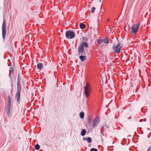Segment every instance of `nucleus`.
<instances>
[{
  "mask_svg": "<svg viewBox=\"0 0 151 151\" xmlns=\"http://www.w3.org/2000/svg\"><path fill=\"white\" fill-rule=\"evenodd\" d=\"M21 80V78L19 77V74L17 81V93L16 96V98L17 99V102L18 104H19L20 103V92L21 91V85L20 84Z\"/></svg>",
  "mask_w": 151,
  "mask_h": 151,
  "instance_id": "f257e3e1",
  "label": "nucleus"
},
{
  "mask_svg": "<svg viewBox=\"0 0 151 151\" xmlns=\"http://www.w3.org/2000/svg\"><path fill=\"white\" fill-rule=\"evenodd\" d=\"M6 23L5 19H4L2 25V34L3 38L4 40L6 36Z\"/></svg>",
  "mask_w": 151,
  "mask_h": 151,
  "instance_id": "f03ea898",
  "label": "nucleus"
},
{
  "mask_svg": "<svg viewBox=\"0 0 151 151\" xmlns=\"http://www.w3.org/2000/svg\"><path fill=\"white\" fill-rule=\"evenodd\" d=\"M140 24L138 23L137 24H133L132 27V33L136 34L138 31L139 27Z\"/></svg>",
  "mask_w": 151,
  "mask_h": 151,
  "instance_id": "7ed1b4c3",
  "label": "nucleus"
},
{
  "mask_svg": "<svg viewBox=\"0 0 151 151\" xmlns=\"http://www.w3.org/2000/svg\"><path fill=\"white\" fill-rule=\"evenodd\" d=\"M90 84L88 83H87L84 87L85 90V94L87 97L89 95L90 91Z\"/></svg>",
  "mask_w": 151,
  "mask_h": 151,
  "instance_id": "20e7f679",
  "label": "nucleus"
},
{
  "mask_svg": "<svg viewBox=\"0 0 151 151\" xmlns=\"http://www.w3.org/2000/svg\"><path fill=\"white\" fill-rule=\"evenodd\" d=\"M66 37L67 39H72L74 37L75 34L72 31H67L65 34Z\"/></svg>",
  "mask_w": 151,
  "mask_h": 151,
  "instance_id": "39448f33",
  "label": "nucleus"
},
{
  "mask_svg": "<svg viewBox=\"0 0 151 151\" xmlns=\"http://www.w3.org/2000/svg\"><path fill=\"white\" fill-rule=\"evenodd\" d=\"M112 48L116 53L119 54L120 52L121 49L117 45H114Z\"/></svg>",
  "mask_w": 151,
  "mask_h": 151,
  "instance_id": "423d86ee",
  "label": "nucleus"
},
{
  "mask_svg": "<svg viewBox=\"0 0 151 151\" xmlns=\"http://www.w3.org/2000/svg\"><path fill=\"white\" fill-rule=\"evenodd\" d=\"M83 47L81 44L79 46L78 48V54L79 55H83Z\"/></svg>",
  "mask_w": 151,
  "mask_h": 151,
  "instance_id": "0eeeda50",
  "label": "nucleus"
},
{
  "mask_svg": "<svg viewBox=\"0 0 151 151\" xmlns=\"http://www.w3.org/2000/svg\"><path fill=\"white\" fill-rule=\"evenodd\" d=\"M99 118H96L95 120L93 121V124H92V127L93 128L97 126V125L99 123Z\"/></svg>",
  "mask_w": 151,
  "mask_h": 151,
  "instance_id": "6e6552de",
  "label": "nucleus"
},
{
  "mask_svg": "<svg viewBox=\"0 0 151 151\" xmlns=\"http://www.w3.org/2000/svg\"><path fill=\"white\" fill-rule=\"evenodd\" d=\"M37 68L40 70H41L43 68V64L41 63H38L37 65Z\"/></svg>",
  "mask_w": 151,
  "mask_h": 151,
  "instance_id": "1a4fd4ad",
  "label": "nucleus"
},
{
  "mask_svg": "<svg viewBox=\"0 0 151 151\" xmlns=\"http://www.w3.org/2000/svg\"><path fill=\"white\" fill-rule=\"evenodd\" d=\"M83 139L84 140H87L88 143H91L92 141L91 138L89 137H88L87 138L84 137L83 138Z\"/></svg>",
  "mask_w": 151,
  "mask_h": 151,
  "instance_id": "9d476101",
  "label": "nucleus"
},
{
  "mask_svg": "<svg viewBox=\"0 0 151 151\" xmlns=\"http://www.w3.org/2000/svg\"><path fill=\"white\" fill-rule=\"evenodd\" d=\"M79 58L82 62H83L86 60V56H83L81 55L79 56Z\"/></svg>",
  "mask_w": 151,
  "mask_h": 151,
  "instance_id": "9b49d317",
  "label": "nucleus"
},
{
  "mask_svg": "<svg viewBox=\"0 0 151 151\" xmlns=\"http://www.w3.org/2000/svg\"><path fill=\"white\" fill-rule=\"evenodd\" d=\"M86 132V131L85 129H83L81 130V134L82 136H84V135H85Z\"/></svg>",
  "mask_w": 151,
  "mask_h": 151,
  "instance_id": "f8f14e48",
  "label": "nucleus"
},
{
  "mask_svg": "<svg viewBox=\"0 0 151 151\" xmlns=\"http://www.w3.org/2000/svg\"><path fill=\"white\" fill-rule=\"evenodd\" d=\"M81 45L86 47H87L88 46V44L86 42H83Z\"/></svg>",
  "mask_w": 151,
  "mask_h": 151,
  "instance_id": "ddd939ff",
  "label": "nucleus"
},
{
  "mask_svg": "<svg viewBox=\"0 0 151 151\" xmlns=\"http://www.w3.org/2000/svg\"><path fill=\"white\" fill-rule=\"evenodd\" d=\"M10 68L11 70H9V76L10 77V78H11L12 77L11 76V72H12L13 73L14 70L13 68L12 67H11Z\"/></svg>",
  "mask_w": 151,
  "mask_h": 151,
  "instance_id": "4468645a",
  "label": "nucleus"
},
{
  "mask_svg": "<svg viewBox=\"0 0 151 151\" xmlns=\"http://www.w3.org/2000/svg\"><path fill=\"white\" fill-rule=\"evenodd\" d=\"M80 28L82 29H83L85 28L86 27V26L85 24H83L82 23H81L80 24Z\"/></svg>",
  "mask_w": 151,
  "mask_h": 151,
  "instance_id": "2eb2a0df",
  "label": "nucleus"
},
{
  "mask_svg": "<svg viewBox=\"0 0 151 151\" xmlns=\"http://www.w3.org/2000/svg\"><path fill=\"white\" fill-rule=\"evenodd\" d=\"M6 113L8 116H9L10 113V109L6 108Z\"/></svg>",
  "mask_w": 151,
  "mask_h": 151,
  "instance_id": "dca6fc26",
  "label": "nucleus"
},
{
  "mask_svg": "<svg viewBox=\"0 0 151 151\" xmlns=\"http://www.w3.org/2000/svg\"><path fill=\"white\" fill-rule=\"evenodd\" d=\"M109 38L107 37H105L104 40V42L105 43L107 44L109 42Z\"/></svg>",
  "mask_w": 151,
  "mask_h": 151,
  "instance_id": "f3484780",
  "label": "nucleus"
},
{
  "mask_svg": "<svg viewBox=\"0 0 151 151\" xmlns=\"http://www.w3.org/2000/svg\"><path fill=\"white\" fill-rule=\"evenodd\" d=\"M40 146L38 144H36L35 146V149L37 150H39L40 149Z\"/></svg>",
  "mask_w": 151,
  "mask_h": 151,
  "instance_id": "a211bd4d",
  "label": "nucleus"
},
{
  "mask_svg": "<svg viewBox=\"0 0 151 151\" xmlns=\"http://www.w3.org/2000/svg\"><path fill=\"white\" fill-rule=\"evenodd\" d=\"M80 117L81 118H83L84 116V113L83 112H81L80 114Z\"/></svg>",
  "mask_w": 151,
  "mask_h": 151,
  "instance_id": "6ab92c4d",
  "label": "nucleus"
},
{
  "mask_svg": "<svg viewBox=\"0 0 151 151\" xmlns=\"http://www.w3.org/2000/svg\"><path fill=\"white\" fill-rule=\"evenodd\" d=\"M117 46L119 47L120 49L123 47V45L122 44H121L119 42H118L117 45Z\"/></svg>",
  "mask_w": 151,
  "mask_h": 151,
  "instance_id": "aec40b11",
  "label": "nucleus"
},
{
  "mask_svg": "<svg viewBox=\"0 0 151 151\" xmlns=\"http://www.w3.org/2000/svg\"><path fill=\"white\" fill-rule=\"evenodd\" d=\"M96 9V8L95 7H93L92 8L91 10V12L92 13H94V11Z\"/></svg>",
  "mask_w": 151,
  "mask_h": 151,
  "instance_id": "412c9836",
  "label": "nucleus"
},
{
  "mask_svg": "<svg viewBox=\"0 0 151 151\" xmlns=\"http://www.w3.org/2000/svg\"><path fill=\"white\" fill-rule=\"evenodd\" d=\"M103 42V40L102 39H99V40L98 41V43L99 44H101Z\"/></svg>",
  "mask_w": 151,
  "mask_h": 151,
  "instance_id": "4be33fe9",
  "label": "nucleus"
},
{
  "mask_svg": "<svg viewBox=\"0 0 151 151\" xmlns=\"http://www.w3.org/2000/svg\"><path fill=\"white\" fill-rule=\"evenodd\" d=\"M90 151H98V150L96 149L92 148L90 149Z\"/></svg>",
  "mask_w": 151,
  "mask_h": 151,
  "instance_id": "5701e85b",
  "label": "nucleus"
},
{
  "mask_svg": "<svg viewBox=\"0 0 151 151\" xmlns=\"http://www.w3.org/2000/svg\"><path fill=\"white\" fill-rule=\"evenodd\" d=\"M11 101H8L7 105L8 106H11Z\"/></svg>",
  "mask_w": 151,
  "mask_h": 151,
  "instance_id": "b1692460",
  "label": "nucleus"
},
{
  "mask_svg": "<svg viewBox=\"0 0 151 151\" xmlns=\"http://www.w3.org/2000/svg\"><path fill=\"white\" fill-rule=\"evenodd\" d=\"M147 151H151V146L149 147L147 150Z\"/></svg>",
  "mask_w": 151,
  "mask_h": 151,
  "instance_id": "393cba45",
  "label": "nucleus"
},
{
  "mask_svg": "<svg viewBox=\"0 0 151 151\" xmlns=\"http://www.w3.org/2000/svg\"><path fill=\"white\" fill-rule=\"evenodd\" d=\"M8 101H11V98H10V96H8Z\"/></svg>",
  "mask_w": 151,
  "mask_h": 151,
  "instance_id": "a878e982",
  "label": "nucleus"
},
{
  "mask_svg": "<svg viewBox=\"0 0 151 151\" xmlns=\"http://www.w3.org/2000/svg\"><path fill=\"white\" fill-rule=\"evenodd\" d=\"M89 123L92 122V120L91 119H90L89 120Z\"/></svg>",
  "mask_w": 151,
  "mask_h": 151,
  "instance_id": "bb28decb",
  "label": "nucleus"
},
{
  "mask_svg": "<svg viewBox=\"0 0 151 151\" xmlns=\"http://www.w3.org/2000/svg\"><path fill=\"white\" fill-rule=\"evenodd\" d=\"M11 106H8L7 108L10 109H11Z\"/></svg>",
  "mask_w": 151,
  "mask_h": 151,
  "instance_id": "cd10ccee",
  "label": "nucleus"
},
{
  "mask_svg": "<svg viewBox=\"0 0 151 151\" xmlns=\"http://www.w3.org/2000/svg\"><path fill=\"white\" fill-rule=\"evenodd\" d=\"M101 6L100 8L99 9V11H100L99 13H101Z\"/></svg>",
  "mask_w": 151,
  "mask_h": 151,
  "instance_id": "c85d7f7f",
  "label": "nucleus"
},
{
  "mask_svg": "<svg viewBox=\"0 0 151 151\" xmlns=\"http://www.w3.org/2000/svg\"><path fill=\"white\" fill-rule=\"evenodd\" d=\"M130 25L129 24H128V27L129 28H129H130Z\"/></svg>",
  "mask_w": 151,
  "mask_h": 151,
  "instance_id": "c756f323",
  "label": "nucleus"
},
{
  "mask_svg": "<svg viewBox=\"0 0 151 151\" xmlns=\"http://www.w3.org/2000/svg\"><path fill=\"white\" fill-rule=\"evenodd\" d=\"M143 121V120L142 119H140L139 121V122H141Z\"/></svg>",
  "mask_w": 151,
  "mask_h": 151,
  "instance_id": "7c9ffc66",
  "label": "nucleus"
},
{
  "mask_svg": "<svg viewBox=\"0 0 151 151\" xmlns=\"http://www.w3.org/2000/svg\"><path fill=\"white\" fill-rule=\"evenodd\" d=\"M146 121V119H145L144 120V122H145V121Z\"/></svg>",
  "mask_w": 151,
  "mask_h": 151,
  "instance_id": "2f4dec72",
  "label": "nucleus"
},
{
  "mask_svg": "<svg viewBox=\"0 0 151 151\" xmlns=\"http://www.w3.org/2000/svg\"><path fill=\"white\" fill-rule=\"evenodd\" d=\"M99 1L101 2V0H99Z\"/></svg>",
  "mask_w": 151,
  "mask_h": 151,
  "instance_id": "473e14b6",
  "label": "nucleus"
},
{
  "mask_svg": "<svg viewBox=\"0 0 151 151\" xmlns=\"http://www.w3.org/2000/svg\"><path fill=\"white\" fill-rule=\"evenodd\" d=\"M107 20H108V21H109V19H108Z\"/></svg>",
  "mask_w": 151,
  "mask_h": 151,
  "instance_id": "72a5a7b5",
  "label": "nucleus"
}]
</instances>
